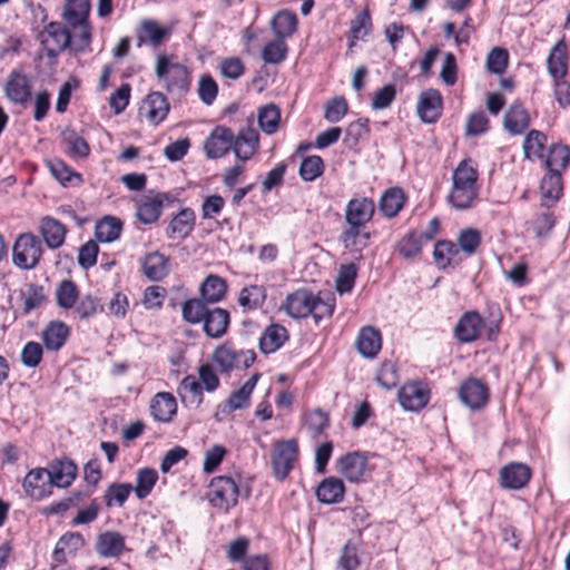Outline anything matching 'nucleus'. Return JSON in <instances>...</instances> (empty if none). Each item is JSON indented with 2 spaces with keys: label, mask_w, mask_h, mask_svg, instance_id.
Listing matches in <instances>:
<instances>
[{
  "label": "nucleus",
  "mask_w": 570,
  "mask_h": 570,
  "mask_svg": "<svg viewBox=\"0 0 570 570\" xmlns=\"http://www.w3.org/2000/svg\"><path fill=\"white\" fill-rule=\"evenodd\" d=\"M375 212L374 202L367 197L351 199L345 208V222L347 227L342 233V242L345 248H360L365 246L368 233H362V228L372 219Z\"/></svg>",
  "instance_id": "nucleus-1"
},
{
  "label": "nucleus",
  "mask_w": 570,
  "mask_h": 570,
  "mask_svg": "<svg viewBox=\"0 0 570 570\" xmlns=\"http://www.w3.org/2000/svg\"><path fill=\"white\" fill-rule=\"evenodd\" d=\"M478 171L470 165V160H462L452 176V190L450 203L458 209H466L476 197Z\"/></svg>",
  "instance_id": "nucleus-2"
},
{
  "label": "nucleus",
  "mask_w": 570,
  "mask_h": 570,
  "mask_svg": "<svg viewBox=\"0 0 570 570\" xmlns=\"http://www.w3.org/2000/svg\"><path fill=\"white\" fill-rule=\"evenodd\" d=\"M156 77L170 95L181 96L189 90L190 72L183 63L174 61L170 57L160 55L156 59Z\"/></svg>",
  "instance_id": "nucleus-3"
},
{
  "label": "nucleus",
  "mask_w": 570,
  "mask_h": 570,
  "mask_svg": "<svg viewBox=\"0 0 570 570\" xmlns=\"http://www.w3.org/2000/svg\"><path fill=\"white\" fill-rule=\"evenodd\" d=\"M206 495L214 508L226 513L237 504L239 489L232 478L216 476L210 481Z\"/></svg>",
  "instance_id": "nucleus-4"
},
{
  "label": "nucleus",
  "mask_w": 570,
  "mask_h": 570,
  "mask_svg": "<svg viewBox=\"0 0 570 570\" xmlns=\"http://www.w3.org/2000/svg\"><path fill=\"white\" fill-rule=\"evenodd\" d=\"M12 255L13 263L19 268H35L42 256V245L40 239L32 233L21 234L16 239Z\"/></svg>",
  "instance_id": "nucleus-5"
},
{
  "label": "nucleus",
  "mask_w": 570,
  "mask_h": 570,
  "mask_svg": "<svg viewBox=\"0 0 570 570\" xmlns=\"http://www.w3.org/2000/svg\"><path fill=\"white\" fill-rule=\"evenodd\" d=\"M174 195L169 193H149L139 196L136 200V217L145 225L156 223L161 216L165 203H173Z\"/></svg>",
  "instance_id": "nucleus-6"
},
{
  "label": "nucleus",
  "mask_w": 570,
  "mask_h": 570,
  "mask_svg": "<svg viewBox=\"0 0 570 570\" xmlns=\"http://www.w3.org/2000/svg\"><path fill=\"white\" fill-rule=\"evenodd\" d=\"M256 360L253 350H235L228 345L218 346L213 353V361L219 366L223 373H228L233 368H247Z\"/></svg>",
  "instance_id": "nucleus-7"
},
{
  "label": "nucleus",
  "mask_w": 570,
  "mask_h": 570,
  "mask_svg": "<svg viewBox=\"0 0 570 570\" xmlns=\"http://www.w3.org/2000/svg\"><path fill=\"white\" fill-rule=\"evenodd\" d=\"M38 39L43 47L46 55L53 58L69 47L71 35L62 23L50 22L41 32H39Z\"/></svg>",
  "instance_id": "nucleus-8"
},
{
  "label": "nucleus",
  "mask_w": 570,
  "mask_h": 570,
  "mask_svg": "<svg viewBox=\"0 0 570 570\" xmlns=\"http://www.w3.org/2000/svg\"><path fill=\"white\" fill-rule=\"evenodd\" d=\"M298 456V445L296 440L291 439L275 443L272 454V464L275 476L284 480L294 466V462Z\"/></svg>",
  "instance_id": "nucleus-9"
},
{
  "label": "nucleus",
  "mask_w": 570,
  "mask_h": 570,
  "mask_svg": "<svg viewBox=\"0 0 570 570\" xmlns=\"http://www.w3.org/2000/svg\"><path fill=\"white\" fill-rule=\"evenodd\" d=\"M6 97L16 105H26L32 96L30 78L22 71L12 70L4 83Z\"/></svg>",
  "instance_id": "nucleus-10"
},
{
  "label": "nucleus",
  "mask_w": 570,
  "mask_h": 570,
  "mask_svg": "<svg viewBox=\"0 0 570 570\" xmlns=\"http://www.w3.org/2000/svg\"><path fill=\"white\" fill-rule=\"evenodd\" d=\"M459 397L469 409L480 410L488 403L489 389L481 380L471 377L461 384Z\"/></svg>",
  "instance_id": "nucleus-11"
},
{
  "label": "nucleus",
  "mask_w": 570,
  "mask_h": 570,
  "mask_svg": "<svg viewBox=\"0 0 570 570\" xmlns=\"http://www.w3.org/2000/svg\"><path fill=\"white\" fill-rule=\"evenodd\" d=\"M22 488L26 495L36 501L49 495L52 483L49 480L48 469L36 468L30 470L23 479Z\"/></svg>",
  "instance_id": "nucleus-12"
},
{
  "label": "nucleus",
  "mask_w": 570,
  "mask_h": 570,
  "mask_svg": "<svg viewBox=\"0 0 570 570\" xmlns=\"http://www.w3.org/2000/svg\"><path fill=\"white\" fill-rule=\"evenodd\" d=\"M234 141V132L224 126H216L204 144L205 154L210 159L224 157Z\"/></svg>",
  "instance_id": "nucleus-13"
},
{
  "label": "nucleus",
  "mask_w": 570,
  "mask_h": 570,
  "mask_svg": "<svg viewBox=\"0 0 570 570\" xmlns=\"http://www.w3.org/2000/svg\"><path fill=\"white\" fill-rule=\"evenodd\" d=\"M401 406L406 411L416 412L429 402V390L417 382L404 384L397 394Z\"/></svg>",
  "instance_id": "nucleus-14"
},
{
  "label": "nucleus",
  "mask_w": 570,
  "mask_h": 570,
  "mask_svg": "<svg viewBox=\"0 0 570 570\" xmlns=\"http://www.w3.org/2000/svg\"><path fill=\"white\" fill-rule=\"evenodd\" d=\"M168 112L169 102L166 96L159 91L147 95L139 108L140 116H144L154 126L164 121Z\"/></svg>",
  "instance_id": "nucleus-15"
},
{
  "label": "nucleus",
  "mask_w": 570,
  "mask_h": 570,
  "mask_svg": "<svg viewBox=\"0 0 570 570\" xmlns=\"http://www.w3.org/2000/svg\"><path fill=\"white\" fill-rule=\"evenodd\" d=\"M531 478V470L527 464L511 462L500 469V485L503 489L520 490L524 488Z\"/></svg>",
  "instance_id": "nucleus-16"
},
{
  "label": "nucleus",
  "mask_w": 570,
  "mask_h": 570,
  "mask_svg": "<svg viewBox=\"0 0 570 570\" xmlns=\"http://www.w3.org/2000/svg\"><path fill=\"white\" fill-rule=\"evenodd\" d=\"M416 111L423 122H435L442 112V96L440 91L432 88L422 91L416 105Z\"/></svg>",
  "instance_id": "nucleus-17"
},
{
  "label": "nucleus",
  "mask_w": 570,
  "mask_h": 570,
  "mask_svg": "<svg viewBox=\"0 0 570 570\" xmlns=\"http://www.w3.org/2000/svg\"><path fill=\"white\" fill-rule=\"evenodd\" d=\"M463 252L460 246L450 240H439L434 245V263L442 269L455 268L463 261Z\"/></svg>",
  "instance_id": "nucleus-18"
},
{
  "label": "nucleus",
  "mask_w": 570,
  "mask_h": 570,
  "mask_svg": "<svg viewBox=\"0 0 570 570\" xmlns=\"http://www.w3.org/2000/svg\"><path fill=\"white\" fill-rule=\"evenodd\" d=\"M39 233L50 249H58L65 243L67 227L60 220L45 216L39 222Z\"/></svg>",
  "instance_id": "nucleus-19"
},
{
  "label": "nucleus",
  "mask_w": 570,
  "mask_h": 570,
  "mask_svg": "<svg viewBox=\"0 0 570 570\" xmlns=\"http://www.w3.org/2000/svg\"><path fill=\"white\" fill-rule=\"evenodd\" d=\"M86 544L85 538L79 532H67L56 543L52 558L58 563H66L68 558L75 557Z\"/></svg>",
  "instance_id": "nucleus-20"
},
{
  "label": "nucleus",
  "mask_w": 570,
  "mask_h": 570,
  "mask_svg": "<svg viewBox=\"0 0 570 570\" xmlns=\"http://www.w3.org/2000/svg\"><path fill=\"white\" fill-rule=\"evenodd\" d=\"M483 326V320L476 312H466L458 321L454 335L461 343L475 341Z\"/></svg>",
  "instance_id": "nucleus-21"
},
{
  "label": "nucleus",
  "mask_w": 570,
  "mask_h": 570,
  "mask_svg": "<svg viewBox=\"0 0 570 570\" xmlns=\"http://www.w3.org/2000/svg\"><path fill=\"white\" fill-rule=\"evenodd\" d=\"M258 147V134L255 129L246 127L239 130L238 135H234L232 148L235 156L246 161L250 159L256 153Z\"/></svg>",
  "instance_id": "nucleus-22"
},
{
  "label": "nucleus",
  "mask_w": 570,
  "mask_h": 570,
  "mask_svg": "<svg viewBox=\"0 0 570 570\" xmlns=\"http://www.w3.org/2000/svg\"><path fill=\"white\" fill-rule=\"evenodd\" d=\"M313 296L307 289H297L286 297L284 308L293 318L306 317L313 311Z\"/></svg>",
  "instance_id": "nucleus-23"
},
{
  "label": "nucleus",
  "mask_w": 570,
  "mask_h": 570,
  "mask_svg": "<svg viewBox=\"0 0 570 570\" xmlns=\"http://www.w3.org/2000/svg\"><path fill=\"white\" fill-rule=\"evenodd\" d=\"M530 125L527 109L520 102H513L503 116V128L510 135L522 134Z\"/></svg>",
  "instance_id": "nucleus-24"
},
{
  "label": "nucleus",
  "mask_w": 570,
  "mask_h": 570,
  "mask_svg": "<svg viewBox=\"0 0 570 570\" xmlns=\"http://www.w3.org/2000/svg\"><path fill=\"white\" fill-rule=\"evenodd\" d=\"M153 417L159 422H170L177 412L176 399L167 392L157 393L150 402Z\"/></svg>",
  "instance_id": "nucleus-25"
},
{
  "label": "nucleus",
  "mask_w": 570,
  "mask_h": 570,
  "mask_svg": "<svg viewBox=\"0 0 570 570\" xmlns=\"http://www.w3.org/2000/svg\"><path fill=\"white\" fill-rule=\"evenodd\" d=\"M229 313L220 307L209 308L204 318V332L212 338L222 337L229 325Z\"/></svg>",
  "instance_id": "nucleus-26"
},
{
  "label": "nucleus",
  "mask_w": 570,
  "mask_h": 570,
  "mask_svg": "<svg viewBox=\"0 0 570 570\" xmlns=\"http://www.w3.org/2000/svg\"><path fill=\"white\" fill-rule=\"evenodd\" d=\"M366 458L360 452L347 453L340 459V473L351 482H357L364 475Z\"/></svg>",
  "instance_id": "nucleus-27"
},
{
  "label": "nucleus",
  "mask_w": 570,
  "mask_h": 570,
  "mask_svg": "<svg viewBox=\"0 0 570 570\" xmlns=\"http://www.w3.org/2000/svg\"><path fill=\"white\" fill-rule=\"evenodd\" d=\"M195 213L190 208H183L171 218L167 228L169 238L184 239L190 235L195 226Z\"/></svg>",
  "instance_id": "nucleus-28"
},
{
  "label": "nucleus",
  "mask_w": 570,
  "mask_h": 570,
  "mask_svg": "<svg viewBox=\"0 0 570 570\" xmlns=\"http://www.w3.org/2000/svg\"><path fill=\"white\" fill-rule=\"evenodd\" d=\"M345 485L341 479L330 476L324 479L316 489V498L321 503L334 504L343 500Z\"/></svg>",
  "instance_id": "nucleus-29"
},
{
  "label": "nucleus",
  "mask_w": 570,
  "mask_h": 570,
  "mask_svg": "<svg viewBox=\"0 0 570 570\" xmlns=\"http://www.w3.org/2000/svg\"><path fill=\"white\" fill-rule=\"evenodd\" d=\"M357 351L367 358L376 356L382 347V337L379 330L372 326L363 327L356 341Z\"/></svg>",
  "instance_id": "nucleus-30"
},
{
  "label": "nucleus",
  "mask_w": 570,
  "mask_h": 570,
  "mask_svg": "<svg viewBox=\"0 0 570 570\" xmlns=\"http://www.w3.org/2000/svg\"><path fill=\"white\" fill-rule=\"evenodd\" d=\"M49 472V480L52 485L58 488H66L71 484L77 474V466L70 460H61L51 464Z\"/></svg>",
  "instance_id": "nucleus-31"
},
{
  "label": "nucleus",
  "mask_w": 570,
  "mask_h": 570,
  "mask_svg": "<svg viewBox=\"0 0 570 570\" xmlns=\"http://www.w3.org/2000/svg\"><path fill=\"white\" fill-rule=\"evenodd\" d=\"M287 330L279 324H271L259 338V348L264 354H269L283 346L287 340Z\"/></svg>",
  "instance_id": "nucleus-32"
},
{
  "label": "nucleus",
  "mask_w": 570,
  "mask_h": 570,
  "mask_svg": "<svg viewBox=\"0 0 570 570\" xmlns=\"http://www.w3.org/2000/svg\"><path fill=\"white\" fill-rule=\"evenodd\" d=\"M89 12V0H68L63 7L62 17L69 26L77 28L78 24L88 22Z\"/></svg>",
  "instance_id": "nucleus-33"
},
{
  "label": "nucleus",
  "mask_w": 570,
  "mask_h": 570,
  "mask_svg": "<svg viewBox=\"0 0 570 570\" xmlns=\"http://www.w3.org/2000/svg\"><path fill=\"white\" fill-rule=\"evenodd\" d=\"M142 269L150 281H160L169 272L168 259L158 252L150 253L144 259Z\"/></svg>",
  "instance_id": "nucleus-34"
},
{
  "label": "nucleus",
  "mask_w": 570,
  "mask_h": 570,
  "mask_svg": "<svg viewBox=\"0 0 570 570\" xmlns=\"http://www.w3.org/2000/svg\"><path fill=\"white\" fill-rule=\"evenodd\" d=\"M567 46L563 40L558 41L548 57V71L556 80L567 73Z\"/></svg>",
  "instance_id": "nucleus-35"
},
{
  "label": "nucleus",
  "mask_w": 570,
  "mask_h": 570,
  "mask_svg": "<svg viewBox=\"0 0 570 570\" xmlns=\"http://www.w3.org/2000/svg\"><path fill=\"white\" fill-rule=\"evenodd\" d=\"M122 230V222L114 216H105L97 222L95 235L99 242L110 243L119 238Z\"/></svg>",
  "instance_id": "nucleus-36"
},
{
  "label": "nucleus",
  "mask_w": 570,
  "mask_h": 570,
  "mask_svg": "<svg viewBox=\"0 0 570 570\" xmlns=\"http://www.w3.org/2000/svg\"><path fill=\"white\" fill-rule=\"evenodd\" d=\"M125 541L118 532L107 531L97 539L96 551L102 557H116L121 553Z\"/></svg>",
  "instance_id": "nucleus-37"
},
{
  "label": "nucleus",
  "mask_w": 570,
  "mask_h": 570,
  "mask_svg": "<svg viewBox=\"0 0 570 570\" xmlns=\"http://www.w3.org/2000/svg\"><path fill=\"white\" fill-rule=\"evenodd\" d=\"M69 335L68 327L62 322H51L42 332L45 346L50 351L60 350Z\"/></svg>",
  "instance_id": "nucleus-38"
},
{
  "label": "nucleus",
  "mask_w": 570,
  "mask_h": 570,
  "mask_svg": "<svg viewBox=\"0 0 570 570\" xmlns=\"http://www.w3.org/2000/svg\"><path fill=\"white\" fill-rule=\"evenodd\" d=\"M296 14L287 10L279 11L271 21L275 37L282 40L291 37L296 31Z\"/></svg>",
  "instance_id": "nucleus-39"
},
{
  "label": "nucleus",
  "mask_w": 570,
  "mask_h": 570,
  "mask_svg": "<svg viewBox=\"0 0 570 570\" xmlns=\"http://www.w3.org/2000/svg\"><path fill=\"white\" fill-rule=\"evenodd\" d=\"M405 203V196L402 189L397 187L389 188L381 196L379 208L384 216L394 217L402 209Z\"/></svg>",
  "instance_id": "nucleus-40"
},
{
  "label": "nucleus",
  "mask_w": 570,
  "mask_h": 570,
  "mask_svg": "<svg viewBox=\"0 0 570 570\" xmlns=\"http://www.w3.org/2000/svg\"><path fill=\"white\" fill-rule=\"evenodd\" d=\"M259 373H254L237 391L227 400L229 411L245 409L249 405V397L259 379Z\"/></svg>",
  "instance_id": "nucleus-41"
},
{
  "label": "nucleus",
  "mask_w": 570,
  "mask_h": 570,
  "mask_svg": "<svg viewBox=\"0 0 570 570\" xmlns=\"http://www.w3.org/2000/svg\"><path fill=\"white\" fill-rule=\"evenodd\" d=\"M226 282L222 277L217 275H209L200 286V294L206 303H217L223 299L226 294Z\"/></svg>",
  "instance_id": "nucleus-42"
},
{
  "label": "nucleus",
  "mask_w": 570,
  "mask_h": 570,
  "mask_svg": "<svg viewBox=\"0 0 570 570\" xmlns=\"http://www.w3.org/2000/svg\"><path fill=\"white\" fill-rule=\"evenodd\" d=\"M167 35L168 30L161 28L157 21L151 19L142 20L140 23V33L138 35L139 45L149 41L153 46H158Z\"/></svg>",
  "instance_id": "nucleus-43"
},
{
  "label": "nucleus",
  "mask_w": 570,
  "mask_h": 570,
  "mask_svg": "<svg viewBox=\"0 0 570 570\" xmlns=\"http://www.w3.org/2000/svg\"><path fill=\"white\" fill-rule=\"evenodd\" d=\"M265 299V287L259 285H250L242 289L238 297V303L243 308L252 311L259 308L264 304Z\"/></svg>",
  "instance_id": "nucleus-44"
},
{
  "label": "nucleus",
  "mask_w": 570,
  "mask_h": 570,
  "mask_svg": "<svg viewBox=\"0 0 570 570\" xmlns=\"http://www.w3.org/2000/svg\"><path fill=\"white\" fill-rule=\"evenodd\" d=\"M79 296L77 285L71 279H63L56 289L57 305L63 309H70L75 306Z\"/></svg>",
  "instance_id": "nucleus-45"
},
{
  "label": "nucleus",
  "mask_w": 570,
  "mask_h": 570,
  "mask_svg": "<svg viewBox=\"0 0 570 570\" xmlns=\"http://www.w3.org/2000/svg\"><path fill=\"white\" fill-rule=\"evenodd\" d=\"M208 303L204 299L190 298L187 299L181 307L183 318L190 324H198L204 322L209 307Z\"/></svg>",
  "instance_id": "nucleus-46"
},
{
  "label": "nucleus",
  "mask_w": 570,
  "mask_h": 570,
  "mask_svg": "<svg viewBox=\"0 0 570 570\" xmlns=\"http://www.w3.org/2000/svg\"><path fill=\"white\" fill-rule=\"evenodd\" d=\"M203 389L200 382H198L194 375H187L181 380L178 393L184 401L187 400L190 403L199 405L203 402Z\"/></svg>",
  "instance_id": "nucleus-47"
},
{
  "label": "nucleus",
  "mask_w": 570,
  "mask_h": 570,
  "mask_svg": "<svg viewBox=\"0 0 570 570\" xmlns=\"http://www.w3.org/2000/svg\"><path fill=\"white\" fill-rule=\"evenodd\" d=\"M570 160V150L564 145H552L546 158V166L548 170L559 171L563 170Z\"/></svg>",
  "instance_id": "nucleus-48"
},
{
  "label": "nucleus",
  "mask_w": 570,
  "mask_h": 570,
  "mask_svg": "<svg viewBox=\"0 0 570 570\" xmlns=\"http://www.w3.org/2000/svg\"><path fill=\"white\" fill-rule=\"evenodd\" d=\"M158 480V473L155 469H140L137 473L136 485L132 488L138 499L148 497Z\"/></svg>",
  "instance_id": "nucleus-49"
},
{
  "label": "nucleus",
  "mask_w": 570,
  "mask_h": 570,
  "mask_svg": "<svg viewBox=\"0 0 570 570\" xmlns=\"http://www.w3.org/2000/svg\"><path fill=\"white\" fill-rule=\"evenodd\" d=\"M62 139L72 157L86 158L89 155L90 147L88 142L73 129H66L62 132Z\"/></svg>",
  "instance_id": "nucleus-50"
},
{
  "label": "nucleus",
  "mask_w": 570,
  "mask_h": 570,
  "mask_svg": "<svg viewBox=\"0 0 570 570\" xmlns=\"http://www.w3.org/2000/svg\"><path fill=\"white\" fill-rule=\"evenodd\" d=\"M547 144V136L539 130H530L523 141V150L527 158L543 156Z\"/></svg>",
  "instance_id": "nucleus-51"
},
{
  "label": "nucleus",
  "mask_w": 570,
  "mask_h": 570,
  "mask_svg": "<svg viewBox=\"0 0 570 570\" xmlns=\"http://www.w3.org/2000/svg\"><path fill=\"white\" fill-rule=\"evenodd\" d=\"M540 189L544 198L559 199L562 193L561 173L548 170V174L541 180Z\"/></svg>",
  "instance_id": "nucleus-52"
},
{
  "label": "nucleus",
  "mask_w": 570,
  "mask_h": 570,
  "mask_svg": "<svg viewBox=\"0 0 570 570\" xmlns=\"http://www.w3.org/2000/svg\"><path fill=\"white\" fill-rule=\"evenodd\" d=\"M281 112L279 109L271 104L261 108L258 112V124L262 130L268 135L274 134L279 124Z\"/></svg>",
  "instance_id": "nucleus-53"
},
{
  "label": "nucleus",
  "mask_w": 570,
  "mask_h": 570,
  "mask_svg": "<svg viewBox=\"0 0 570 570\" xmlns=\"http://www.w3.org/2000/svg\"><path fill=\"white\" fill-rule=\"evenodd\" d=\"M324 171V161L320 156L305 157L299 166V176L305 181H313Z\"/></svg>",
  "instance_id": "nucleus-54"
},
{
  "label": "nucleus",
  "mask_w": 570,
  "mask_h": 570,
  "mask_svg": "<svg viewBox=\"0 0 570 570\" xmlns=\"http://www.w3.org/2000/svg\"><path fill=\"white\" fill-rule=\"evenodd\" d=\"M456 242L463 254L471 256L481 245V234L475 228H466L460 232Z\"/></svg>",
  "instance_id": "nucleus-55"
},
{
  "label": "nucleus",
  "mask_w": 570,
  "mask_h": 570,
  "mask_svg": "<svg viewBox=\"0 0 570 570\" xmlns=\"http://www.w3.org/2000/svg\"><path fill=\"white\" fill-rule=\"evenodd\" d=\"M287 55V46L284 40L276 38L269 41L262 51V59L266 63H279Z\"/></svg>",
  "instance_id": "nucleus-56"
},
{
  "label": "nucleus",
  "mask_w": 570,
  "mask_h": 570,
  "mask_svg": "<svg viewBox=\"0 0 570 570\" xmlns=\"http://www.w3.org/2000/svg\"><path fill=\"white\" fill-rule=\"evenodd\" d=\"M357 268L354 263L342 265L335 279V288L338 293H350L354 286Z\"/></svg>",
  "instance_id": "nucleus-57"
},
{
  "label": "nucleus",
  "mask_w": 570,
  "mask_h": 570,
  "mask_svg": "<svg viewBox=\"0 0 570 570\" xmlns=\"http://www.w3.org/2000/svg\"><path fill=\"white\" fill-rule=\"evenodd\" d=\"M23 305L22 313L28 315L31 311L40 307L46 301L45 289L41 285L31 284L27 291L22 294Z\"/></svg>",
  "instance_id": "nucleus-58"
},
{
  "label": "nucleus",
  "mask_w": 570,
  "mask_h": 570,
  "mask_svg": "<svg viewBox=\"0 0 570 570\" xmlns=\"http://www.w3.org/2000/svg\"><path fill=\"white\" fill-rule=\"evenodd\" d=\"M132 491L130 483H114L105 492V502L107 507L117 504L122 507Z\"/></svg>",
  "instance_id": "nucleus-59"
},
{
  "label": "nucleus",
  "mask_w": 570,
  "mask_h": 570,
  "mask_svg": "<svg viewBox=\"0 0 570 570\" xmlns=\"http://www.w3.org/2000/svg\"><path fill=\"white\" fill-rule=\"evenodd\" d=\"M197 92L199 99L207 106H210L217 97L218 86L209 75H203L198 81Z\"/></svg>",
  "instance_id": "nucleus-60"
},
{
  "label": "nucleus",
  "mask_w": 570,
  "mask_h": 570,
  "mask_svg": "<svg viewBox=\"0 0 570 570\" xmlns=\"http://www.w3.org/2000/svg\"><path fill=\"white\" fill-rule=\"evenodd\" d=\"M376 382L387 390L396 386L399 382L396 365L391 361L383 362L377 370Z\"/></svg>",
  "instance_id": "nucleus-61"
},
{
  "label": "nucleus",
  "mask_w": 570,
  "mask_h": 570,
  "mask_svg": "<svg viewBox=\"0 0 570 570\" xmlns=\"http://www.w3.org/2000/svg\"><path fill=\"white\" fill-rule=\"evenodd\" d=\"M509 55L503 48H493L487 57V68L489 72L500 75L508 66Z\"/></svg>",
  "instance_id": "nucleus-62"
},
{
  "label": "nucleus",
  "mask_w": 570,
  "mask_h": 570,
  "mask_svg": "<svg viewBox=\"0 0 570 570\" xmlns=\"http://www.w3.org/2000/svg\"><path fill=\"white\" fill-rule=\"evenodd\" d=\"M371 29V16L367 10H363L351 21L350 33L354 40L364 39Z\"/></svg>",
  "instance_id": "nucleus-63"
},
{
  "label": "nucleus",
  "mask_w": 570,
  "mask_h": 570,
  "mask_svg": "<svg viewBox=\"0 0 570 570\" xmlns=\"http://www.w3.org/2000/svg\"><path fill=\"white\" fill-rule=\"evenodd\" d=\"M348 110L347 101L344 97H336L331 99L325 106L324 118L328 122H338Z\"/></svg>",
  "instance_id": "nucleus-64"
}]
</instances>
